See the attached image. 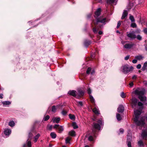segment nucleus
Listing matches in <instances>:
<instances>
[{"label": "nucleus", "instance_id": "f257e3e1", "mask_svg": "<svg viewBox=\"0 0 147 147\" xmlns=\"http://www.w3.org/2000/svg\"><path fill=\"white\" fill-rule=\"evenodd\" d=\"M97 122L98 123H93V125L94 128L92 129L93 136H90L88 138V140L90 141H93L94 139V138L96 137V134L95 133L96 132L95 129L100 130V129L101 126L103 125L102 123L103 122L102 119L98 120Z\"/></svg>", "mask_w": 147, "mask_h": 147}, {"label": "nucleus", "instance_id": "f03ea898", "mask_svg": "<svg viewBox=\"0 0 147 147\" xmlns=\"http://www.w3.org/2000/svg\"><path fill=\"white\" fill-rule=\"evenodd\" d=\"M101 11V8H98L95 13V15L94 16L96 19V22H94V21L92 22L95 25L97 24L98 23H101L105 24L106 22L107 21V20L106 18H103L102 16H99L100 14Z\"/></svg>", "mask_w": 147, "mask_h": 147}, {"label": "nucleus", "instance_id": "7ed1b4c3", "mask_svg": "<svg viewBox=\"0 0 147 147\" xmlns=\"http://www.w3.org/2000/svg\"><path fill=\"white\" fill-rule=\"evenodd\" d=\"M135 117L134 121L137 126H142L144 124V120L143 118H140V115L141 114L140 111L137 110H135L134 111Z\"/></svg>", "mask_w": 147, "mask_h": 147}, {"label": "nucleus", "instance_id": "20e7f679", "mask_svg": "<svg viewBox=\"0 0 147 147\" xmlns=\"http://www.w3.org/2000/svg\"><path fill=\"white\" fill-rule=\"evenodd\" d=\"M133 69L132 66H129L128 64L123 65L121 67V71L124 74H127L132 71Z\"/></svg>", "mask_w": 147, "mask_h": 147}, {"label": "nucleus", "instance_id": "39448f33", "mask_svg": "<svg viewBox=\"0 0 147 147\" xmlns=\"http://www.w3.org/2000/svg\"><path fill=\"white\" fill-rule=\"evenodd\" d=\"M134 45V44L132 42L126 43L124 45V48L127 49H130Z\"/></svg>", "mask_w": 147, "mask_h": 147}, {"label": "nucleus", "instance_id": "423d86ee", "mask_svg": "<svg viewBox=\"0 0 147 147\" xmlns=\"http://www.w3.org/2000/svg\"><path fill=\"white\" fill-rule=\"evenodd\" d=\"M127 36L131 39H134L136 38V36L135 34V32L134 31H133L129 33L127 32Z\"/></svg>", "mask_w": 147, "mask_h": 147}, {"label": "nucleus", "instance_id": "0eeeda50", "mask_svg": "<svg viewBox=\"0 0 147 147\" xmlns=\"http://www.w3.org/2000/svg\"><path fill=\"white\" fill-rule=\"evenodd\" d=\"M88 93L89 94L90 101L92 103H95V100L93 96L90 95L91 93V90L90 88H88L87 90Z\"/></svg>", "mask_w": 147, "mask_h": 147}, {"label": "nucleus", "instance_id": "6e6552de", "mask_svg": "<svg viewBox=\"0 0 147 147\" xmlns=\"http://www.w3.org/2000/svg\"><path fill=\"white\" fill-rule=\"evenodd\" d=\"M134 93L138 95V97L143 96L144 94L143 91L138 89L134 91Z\"/></svg>", "mask_w": 147, "mask_h": 147}, {"label": "nucleus", "instance_id": "1a4fd4ad", "mask_svg": "<svg viewBox=\"0 0 147 147\" xmlns=\"http://www.w3.org/2000/svg\"><path fill=\"white\" fill-rule=\"evenodd\" d=\"M138 100L137 99L134 98L131 100V106L132 108L135 107L137 105Z\"/></svg>", "mask_w": 147, "mask_h": 147}, {"label": "nucleus", "instance_id": "9d476101", "mask_svg": "<svg viewBox=\"0 0 147 147\" xmlns=\"http://www.w3.org/2000/svg\"><path fill=\"white\" fill-rule=\"evenodd\" d=\"M141 136L143 138L146 139L147 138V130H144L142 131Z\"/></svg>", "mask_w": 147, "mask_h": 147}, {"label": "nucleus", "instance_id": "9b49d317", "mask_svg": "<svg viewBox=\"0 0 147 147\" xmlns=\"http://www.w3.org/2000/svg\"><path fill=\"white\" fill-rule=\"evenodd\" d=\"M77 93L76 91L74 90H72L69 91L68 94L74 97H76Z\"/></svg>", "mask_w": 147, "mask_h": 147}, {"label": "nucleus", "instance_id": "f8f14e48", "mask_svg": "<svg viewBox=\"0 0 147 147\" xmlns=\"http://www.w3.org/2000/svg\"><path fill=\"white\" fill-rule=\"evenodd\" d=\"M124 111V108L122 105H120L117 109V111L119 113H122Z\"/></svg>", "mask_w": 147, "mask_h": 147}, {"label": "nucleus", "instance_id": "ddd939ff", "mask_svg": "<svg viewBox=\"0 0 147 147\" xmlns=\"http://www.w3.org/2000/svg\"><path fill=\"white\" fill-rule=\"evenodd\" d=\"M128 12L127 10H124L123 12L122 17H121V19L123 20L124 19L125 17H126L128 15Z\"/></svg>", "mask_w": 147, "mask_h": 147}, {"label": "nucleus", "instance_id": "4468645a", "mask_svg": "<svg viewBox=\"0 0 147 147\" xmlns=\"http://www.w3.org/2000/svg\"><path fill=\"white\" fill-rule=\"evenodd\" d=\"M60 120V117H54L52 119L53 122L54 123H58Z\"/></svg>", "mask_w": 147, "mask_h": 147}, {"label": "nucleus", "instance_id": "2eb2a0df", "mask_svg": "<svg viewBox=\"0 0 147 147\" xmlns=\"http://www.w3.org/2000/svg\"><path fill=\"white\" fill-rule=\"evenodd\" d=\"M11 133V130L9 129H6L4 130V133L6 136H9Z\"/></svg>", "mask_w": 147, "mask_h": 147}, {"label": "nucleus", "instance_id": "dca6fc26", "mask_svg": "<svg viewBox=\"0 0 147 147\" xmlns=\"http://www.w3.org/2000/svg\"><path fill=\"white\" fill-rule=\"evenodd\" d=\"M142 101H144L146 100V96H144L143 95L142 96H140L138 97Z\"/></svg>", "mask_w": 147, "mask_h": 147}, {"label": "nucleus", "instance_id": "f3484780", "mask_svg": "<svg viewBox=\"0 0 147 147\" xmlns=\"http://www.w3.org/2000/svg\"><path fill=\"white\" fill-rule=\"evenodd\" d=\"M91 43V41L90 40H86L85 41L84 44L85 46L87 47Z\"/></svg>", "mask_w": 147, "mask_h": 147}, {"label": "nucleus", "instance_id": "a211bd4d", "mask_svg": "<svg viewBox=\"0 0 147 147\" xmlns=\"http://www.w3.org/2000/svg\"><path fill=\"white\" fill-rule=\"evenodd\" d=\"M78 94L80 96H83L84 94V92L81 89L79 90H78Z\"/></svg>", "mask_w": 147, "mask_h": 147}, {"label": "nucleus", "instance_id": "6ab92c4d", "mask_svg": "<svg viewBox=\"0 0 147 147\" xmlns=\"http://www.w3.org/2000/svg\"><path fill=\"white\" fill-rule=\"evenodd\" d=\"M131 139H128V138H127V145L128 147H131V143L130 142Z\"/></svg>", "mask_w": 147, "mask_h": 147}, {"label": "nucleus", "instance_id": "aec40b11", "mask_svg": "<svg viewBox=\"0 0 147 147\" xmlns=\"http://www.w3.org/2000/svg\"><path fill=\"white\" fill-rule=\"evenodd\" d=\"M93 111L96 114H99L98 109L96 107H95L93 109Z\"/></svg>", "mask_w": 147, "mask_h": 147}, {"label": "nucleus", "instance_id": "412c9836", "mask_svg": "<svg viewBox=\"0 0 147 147\" xmlns=\"http://www.w3.org/2000/svg\"><path fill=\"white\" fill-rule=\"evenodd\" d=\"M15 123L13 121H10L9 123V125L11 127H13L15 125Z\"/></svg>", "mask_w": 147, "mask_h": 147}, {"label": "nucleus", "instance_id": "4be33fe9", "mask_svg": "<svg viewBox=\"0 0 147 147\" xmlns=\"http://www.w3.org/2000/svg\"><path fill=\"white\" fill-rule=\"evenodd\" d=\"M50 136L53 139L55 138L56 137V134L54 132H52L50 134Z\"/></svg>", "mask_w": 147, "mask_h": 147}, {"label": "nucleus", "instance_id": "5701e85b", "mask_svg": "<svg viewBox=\"0 0 147 147\" xmlns=\"http://www.w3.org/2000/svg\"><path fill=\"white\" fill-rule=\"evenodd\" d=\"M2 103L4 105H9L11 104V102L9 101H4L2 102Z\"/></svg>", "mask_w": 147, "mask_h": 147}, {"label": "nucleus", "instance_id": "b1692460", "mask_svg": "<svg viewBox=\"0 0 147 147\" xmlns=\"http://www.w3.org/2000/svg\"><path fill=\"white\" fill-rule=\"evenodd\" d=\"M40 136V135L39 134H38L36 135L35 137H34V142H36L38 138H39V136Z\"/></svg>", "mask_w": 147, "mask_h": 147}, {"label": "nucleus", "instance_id": "393cba45", "mask_svg": "<svg viewBox=\"0 0 147 147\" xmlns=\"http://www.w3.org/2000/svg\"><path fill=\"white\" fill-rule=\"evenodd\" d=\"M147 66V62H146L144 63V64L142 67V70L143 71H144L146 69V67Z\"/></svg>", "mask_w": 147, "mask_h": 147}, {"label": "nucleus", "instance_id": "a878e982", "mask_svg": "<svg viewBox=\"0 0 147 147\" xmlns=\"http://www.w3.org/2000/svg\"><path fill=\"white\" fill-rule=\"evenodd\" d=\"M135 58L137 60H140L144 58V57L141 55H139L136 56L135 57Z\"/></svg>", "mask_w": 147, "mask_h": 147}, {"label": "nucleus", "instance_id": "bb28decb", "mask_svg": "<svg viewBox=\"0 0 147 147\" xmlns=\"http://www.w3.org/2000/svg\"><path fill=\"white\" fill-rule=\"evenodd\" d=\"M138 145L139 146H142L144 145V144L142 141L141 140H139L138 142Z\"/></svg>", "mask_w": 147, "mask_h": 147}, {"label": "nucleus", "instance_id": "cd10ccee", "mask_svg": "<svg viewBox=\"0 0 147 147\" xmlns=\"http://www.w3.org/2000/svg\"><path fill=\"white\" fill-rule=\"evenodd\" d=\"M33 136V134H32V133L31 132H30L29 133L28 136V139L27 140H30L32 138Z\"/></svg>", "mask_w": 147, "mask_h": 147}, {"label": "nucleus", "instance_id": "c85d7f7f", "mask_svg": "<svg viewBox=\"0 0 147 147\" xmlns=\"http://www.w3.org/2000/svg\"><path fill=\"white\" fill-rule=\"evenodd\" d=\"M116 118L118 121H120L121 119V117L119 113L116 114Z\"/></svg>", "mask_w": 147, "mask_h": 147}, {"label": "nucleus", "instance_id": "c756f323", "mask_svg": "<svg viewBox=\"0 0 147 147\" xmlns=\"http://www.w3.org/2000/svg\"><path fill=\"white\" fill-rule=\"evenodd\" d=\"M58 129L59 131V132L60 133L64 129L63 127L62 126H59V127Z\"/></svg>", "mask_w": 147, "mask_h": 147}, {"label": "nucleus", "instance_id": "7c9ffc66", "mask_svg": "<svg viewBox=\"0 0 147 147\" xmlns=\"http://www.w3.org/2000/svg\"><path fill=\"white\" fill-rule=\"evenodd\" d=\"M130 16L129 18V19L131 21V22H135V19L134 17L130 15Z\"/></svg>", "mask_w": 147, "mask_h": 147}, {"label": "nucleus", "instance_id": "2f4dec72", "mask_svg": "<svg viewBox=\"0 0 147 147\" xmlns=\"http://www.w3.org/2000/svg\"><path fill=\"white\" fill-rule=\"evenodd\" d=\"M72 125L74 129L78 128V126L77 125L76 123L75 122H73L72 123Z\"/></svg>", "mask_w": 147, "mask_h": 147}, {"label": "nucleus", "instance_id": "473e14b6", "mask_svg": "<svg viewBox=\"0 0 147 147\" xmlns=\"http://www.w3.org/2000/svg\"><path fill=\"white\" fill-rule=\"evenodd\" d=\"M69 134L72 136H75V132L74 131H71L69 132Z\"/></svg>", "mask_w": 147, "mask_h": 147}, {"label": "nucleus", "instance_id": "72a5a7b5", "mask_svg": "<svg viewBox=\"0 0 147 147\" xmlns=\"http://www.w3.org/2000/svg\"><path fill=\"white\" fill-rule=\"evenodd\" d=\"M128 134L127 135V138L128 139H131V132L130 130H128Z\"/></svg>", "mask_w": 147, "mask_h": 147}, {"label": "nucleus", "instance_id": "f704fd0d", "mask_svg": "<svg viewBox=\"0 0 147 147\" xmlns=\"http://www.w3.org/2000/svg\"><path fill=\"white\" fill-rule=\"evenodd\" d=\"M69 118L71 119H75V116L74 115L69 114Z\"/></svg>", "mask_w": 147, "mask_h": 147}, {"label": "nucleus", "instance_id": "c9c22d12", "mask_svg": "<svg viewBox=\"0 0 147 147\" xmlns=\"http://www.w3.org/2000/svg\"><path fill=\"white\" fill-rule=\"evenodd\" d=\"M56 107L55 106H53L52 107V111L53 112L55 113L56 111Z\"/></svg>", "mask_w": 147, "mask_h": 147}, {"label": "nucleus", "instance_id": "e433bc0d", "mask_svg": "<svg viewBox=\"0 0 147 147\" xmlns=\"http://www.w3.org/2000/svg\"><path fill=\"white\" fill-rule=\"evenodd\" d=\"M131 27L133 28H136L137 27V25L136 23H131Z\"/></svg>", "mask_w": 147, "mask_h": 147}, {"label": "nucleus", "instance_id": "4c0bfd02", "mask_svg": "<svg viewBox=\"0 0 147 147\" xmlns=\"http://www.w3.org/2000/svg\"><path fill=\"white\" fill-rule=\"evenodd\" d=\"M61 114L63 115H66L67 113V111L64 110H63L61 112Z\"/></svg>", "mask_w": 147, "mask_h": 147}, {"label": "nucleus", "instance_id": "58836bf2", "mask_svg": "<svg viewBox=\"0 0 147 147\" xmlns=\"http://www.w3.org/2000/svg\"><path fill=\"white\" fill-rule=\"evenodd\" d=\"M27 142V146L28 147H31V143L30 140Z\"/></svg>", "mask_w": 147, "mask_h": 147}, {"label": "nucleus", "instance_id": "ea45409f", "mask_svg": "<svg viewBox=\"0 0 147 147\" xmlns=\"http://www.w3.org/2000/svg\"><path fill=\"white\" fill-rule=\"evenodd\" d=\"M136 37L139 40H142V37L140 35H138Z\"/></svg>", "mask_w": 147, "mask_h": 147}, {"label": "nucleus", "instance_id": "a19ab883", "mask_svg": "<svg viewBox=\"0 0 147 147\" xmlns=\"http://www.w3.org/2000/svg\"><path fill=\"white\" fill-rule=\"evenodd\" d=\"M91 71V68L89 67L88 68L87 70L86 71V74H89L90 73V72Z\"/></svg>", "mask_w": 147, "mask_h": 147}, {"label": "nucleus", "instance_id": "79ce46f5", "mask_svg": "<svg viewBox=\"0 0 147 147\" xmlns=\"http://www.w3.org/2000/svg\"><path fill=\"white\" fill-rule=\"evenodd\" d=\"M71 140V138L69 137H67L66 138L65 140V142L66 143H69V142Z\"/></svg>", "mask_w": 147, "mask_h": 147}, {"label": "nucleus", "instance_id": "37998d69", "mask_svg": "<svg viewBox=\"0 0 147 147\" xmlns=\"http://www.w3.org/2000/svg\"><path fill=\"white\" fill-rule=\"evenodd\" d=\"M77 102L78 104V106L82 107L83 106L82 102V101H77Z\"/></svg>", "mask_w": 147, "mask_h": 147}, {"label": "nucleus", "instance_id": "c03bdc74", "mask_svg": "<svg viewBox=\"0 0 147 147\" xmlns=\"http://www.w3.org/2000/svg\"><path fill=\"white\" fill-rule=\"evenodd\" d=\"M50 118V116L48 115H47L45 116V117L44 118V120L45 121H46L48 120Z\"/></svg>", "mask_w": 147, "mask_h": 147}, {"label": "nucleus", "instance_id": "a18cd8bd", "mask_svg": "<svg viewBox=\"0 0 147 147\" xmlns=\"http://www.w3.org/2000/svg\"><path fill=\"white\" fill-rule=\"evenodd\" d=\"M107 0V3H113L115 0Z\"/></svg>", "mask_w": 147, "mask_h": 147}, {"label": "nucleus", "instance_id": "49530a36", "mask_svg": "<svg viewBox=\"0 0 147 147\" xmlns=\"http://www.w3.org/2000/svg\"><path fill=\"white\" fill-rule=\"evenodd\" d=\"M119 134H123L124 131V130L123 129L121 128L119 129Z\"/></svg>", "mask_w": 147, "mask_h": 147}, {"label": "nucleus", "instance_id": "de8ad7c7", "mask_svg": "<svg viewBox=\"0 0 147 147\" xmlns=\"http://www.w3.org/2000/svg\"><path fill=\"white\" fill-rule=\"evenodd\" d=\"M52 127V125H48L47 127V129L49 130H51Z\"/></svg>", "mask_w": 147, "mask_h": 147}, {"label": "nucleus", "instance_id": "09e8293b", "mask_svg": "<svg viewBox=\"0 0 147 147\" xmlns=\"http://www.w3.org/2000/svg\"><path fill=\"white\" fill-rule=\"evenodd\" d=\"M121 21H119L118 22L117 25V28H118L119 27V26L121 25Z\"/></svg>", "mask_w": 147, "mask_h": 147}, {"label": "nucleus", "instance_id": "8fccbe9b", "mask_svg": "<svg viewBox=\"0 0 147 147\" xmlns=\"http://www.w3.org/2000/svg\"><path fill=\"white\" fill-rule=\"evenodd\" d=\"M121 96L122 98H124L125 97V94L123 92H122L121 93Z\"/></svg>", "mask_w": 147, "mask_h": 147}, {"label": "nucleus", "instance_id": "3c124183", "mask_svg": "<svg viewBox=\"0 0 147 147\" xmlns=\"http://www.w3.org/2000/svg\"><path fill=\"white\" fill-rule=\"evenodd\" d=\"M130 57L129 55H128L125 57V59L126 60H128Z\"/></svg>", "mask_w": 147, "mask_h": 147}, {"label": "nucleus", "instance_id": "603ef678", "mask_svg": "<svg viewBox=\"0 0 147 147\" xmlns=\"http://www.w3.org/2000/svg\"><path fill=\"white\" fill-rule=\"evenodd\" d=\"M93 31L95 33H96L97 32V30L96 28H94L93 29Z\"/></svg>", "mask_w": 147, "mask_h": 147}, {"label": "nucleus", "instance_id": "864d4df0", "mask_svg": "<svg viewBox=\"0 0 147 147\" xmlns=\"http://www.w3.org/2000/svg\"><path fill=\"white\" fill-rule=\"evenodd\" d=\"M141 65L140 64H138V65L137 66V68L138 69H140L141 68Z\"/></svg>", "mask_w": 147, "mask_h": 147}, {"label": "nucleus", "instance_id": "5fc2aeb1", "mask_svg": "<svg viewBox=\"0 0 147 147\" xmlns=\"http://www.w3.org/2000/svg\"><path fill=\"white\" fill-rule=\"evenodd\" d=\"M137 78V76L135 75H134L132 77V79L133 80H135Z\"/></svg>", "mask_w": 147, "mask_h": 147}, {"label": "nucleus", "instance_id": "6e6d98bb", "mask_svg": "<svg viewBox=\"0 0 147 147\" xmlns=\"http://www.w3.org/2000/svg\"><path fill=\"white\" fill-rule=\"evenodd\" d=\"M59 125L58 124H55V126H54V127L55 128H59Z\"/></svg>", "mask_w": 147, "mask_h": 147}, {"label": "nucleus", "instance_id": "4d7b16f0", "mask_svg": "<svg viewBox=\"0 0 147 147\" xmlns=\"http://www.w3.org/2000/svg\"><path fill=\"white\" fill-rule=\"evenodd\" d=\"M138 105L139 106H142V103L140 102H138Z\"/></svg>", "mask_w": 147, "mask_h": 147}, {"label": "nucleus", "instance_id": "13d9d810", "mask_svg": "<svg viewBox=\"0 0 147 147\" xmlns=\"http://www.w3.org/2000/svg\"><path fill=\"white\" fill-rule=\"evenodd\" d=\"M129 85L130 86V87H132L134 85L133 83V82H131L129 84Z\"/></svg>", "mask_w": 147, "mask_h": 147}, {"label": "nucleus", "instance_id": "bf43d9fd", "mask_svg": "<svg viewBox=\"0 0 147 147\" xmlns=\"http://www.w3.org/2000/svg\"><path fill=\"white\" fill-rule=\"evenodd\" d=\"M137 62V60L136 59H134L132 60V63H136Z\"/></svg>", "mask_w": 147, "mask_h": 147}, {"label": "nucleus", "instance_id": "052dcab7", "mask_svg": "<svg viewBox=\"0 0 147 147\" xmlns=\"http://www.w3.org/2000/svg\"><path fill=\"white\" fill-rule=\"evenodd\" d=\"M144 32L146 34H147V28H145L144 29Z\"/></svg>", "mask_w": 147, "mask_h": 147}, {"label": "nucleus", "instance_id": "680f3d73", "mask_svg": "<svg viewBox=\"0 0 147 147\" xmlns=\"http://www.w3.org/2000/svg\"><path fill=\"white\" fill-rule=\"evenodd\" d=\"M127 42V41H122L121 42V43L124 46L125 44L126 43L125 42Z\"/></svg>", "mask_w": 147, "mask_h": 147}, {"label": "nucleus", "instance_id": "e2e57ef3", "mask_svg": "<svg viewBox=\"0 0 147 147\" xmlns=\"http://www.w3.org/2000/svg\"><path fill=\"white\" fill-rule=\"evenodd\" d=\"M98 33L99 34L101 35L103 34V32L101 31H99Z\"/></svg>", "mask_w": 147, "mask_h": 147}, {"label": "nucleus", "instance_id": "0e129e2a", "mask_svg": "<svg viewBox=\"0 0 147 147\" xmlns=\"http://www.w3.org/2000/svg\"><path fill=\"white\" fill-rule=\"evenodd\" d=\"M3 95L2 94H0V98L2 99L3 98Z\"/></svg>", "mask_w": 147, "mask_h": 147}, {"label": "nucleus", "instance_id": "69168bd1", "mask_svg": "<svg viewBox=\"0 0 147 147\" xmlns=\"http://www.w3.org/2000/svg\"><path fill=\"white\" fill-rule=\"evenodd\" d=\"M91 16V15L90 14L88 15V16H87L88 18H90V17Z\"/></svg>", "mask_w": 147, "mask_h": 147}, {"label": "nucleus", "instance_id": "338daca9", "mask_svg": "<svg viewBox=\"0 0 147 147\" xmlns=\"http://www.w3.org/2000/svg\"><path fill=\"white\" fill-rule=\"evenodd\" d=\"M94 73V70H92L91 73V74L92 75Z\"/></svg>", "mask_w": 147, "mask_h": 147}, {"label": "nucleus", "instance_id": "774afa93", "mask_svg": "<svg viewBox=\"0 0 147 147\" xmlns=\"http://www.w3.org/2000/svg\"><path fill=\"white\" fill-rule=\"evenodd\" d=\"M144 84L147 86V81H144Z\"/></svg>", "mask_w": 147, "mask_h": 147}]
</instances>
